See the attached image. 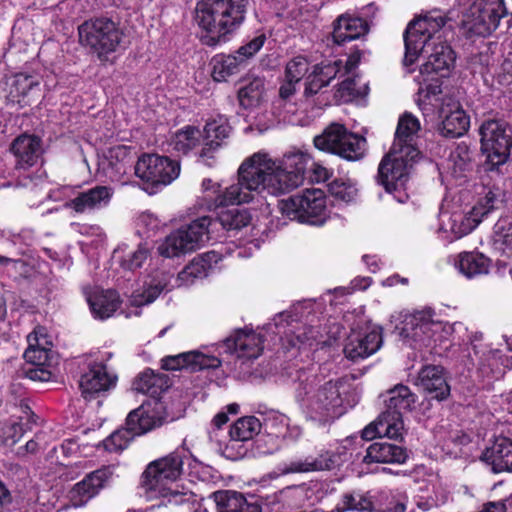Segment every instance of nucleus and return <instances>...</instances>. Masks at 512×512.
<instances>
[{
  "label": "nucleus",
  "mask_w": 512,
  "mask_h": 512,
  "mask_svg": "<svg viewBox=\"0 0 512 512\" xmlns=\"http://www.w3.org/2000/svg\"><path fill=\"white\" fill-rule=\"evenodd\" d=\"M308 157L302 153H290L282 160H273L269 153L259 151L246 158L238 168V180L224 190L211 179L202 181L205 192L215 195V208L240 205L254 200L267 192L280 195L299 185Z\"/></svg>",
  "instance_id": "nucleus-1"
},
{
  "label": "nucleus",
  "mask_w": 512,
  "mask_h": 512,
  "mask_svg": "<svg viewBox=\"0 0 512 512\" xmlns=\"http://www.w3.org/2000/svg\"><path fill=\"white\" fill-rule=\"evenodd\" d=\"M447 18L442 12L434 10L411 21L404 32L405 55L403 64L406 68L413 65L420 54L427 56L415 78L418 84L434 81L433 75L447 76L455 63V53L442 41L449 33Z\"/></svg>",
  "instance_id": "nucleus-2"
},
{
  "label": "nucleus",
  "mask_w": 512,
  "mask_h": 512,
  "mask_svg": "<svg viewBox=\"0 0 512 512\" xmlns=\"http://www.w3.org/2000/svg\"><path fill=\"white\" fill-rule=\"evenodd\" d=\"M294 399L309 421L319 425L333 422L343 412L352 384L347 378L324 380L313 369H298L290 374Z\"/></svg>",
  "instance_id": "nucleus-3"
},
{
  "label": "nucleus",
  "mask_w": 512,
  "mask_h": 512,
  "mask_svg": "<svg viewBox=\"0 0 512 512\" xmlns=\"http://www.w3.org/2000/svg\"><path fill=\"white\" fill-rule=\"evenodd\" d=\"M250 220L248 211L240 208L222 210L216 219L200 217L167 235L159 244L158 252L166 258L179 257L199 249L212 239V234L218 226L227 231L239 230L247 226Z\"/></svg>",
  "instance_id": "nucleus-4"
},
{
  "label": "nucleus",
  "mask_w": 512,
  "mask_h": 512,
  "mask_svg": "<svg viewBox=\"0 0 512 512\" xmlns=\"http://www.w3.org/2000/svg\"><path fill=\"white\" fill-rule=\"evenodd\" d=\"M188 454L184 449H176L166 456L150 462L141 475L140 486L148 499L163 498L166 504L191 505L196 495L176 482L183 474V465Z\"/></svg>",
  "instance_id": "nucleus-5"
},
{
  "label": "nucleus",
  "mask_w": 512,
  "mask_h": 512,
  "mask_svg": "<svg viewBox=\"0 0 512 512\" xmlns=\"http://www.w3.org/2000/svg\"><path fill=\"white\" fill-rule=\"evenodd\" d=\"M247 0H200L195 9V21L206 32L202 40L214 46L224 41L244 21Z\"/></svg>",
  "instance_id": "nucleus-6"
},
{
  "label": "nucleus",
  "mask_w": 512,
  "mask_h": 512,
  "mask_svg": "<svg viewBox=\"0 0 512 512\" xmlns=\"http://www.w3.org/2000/svg\"><path fill=\"white\" fill-rule=\"evenodd\" d=\"M383 396L386 409L375 422L362 430V438L365 440H372L376 436L391 439L401 437L404 429L402 414L411 411L417 401L416 394L403 384L395 385Z\"/></svg>",
  "instance_id": "nucleus-7"
},
{
  "label": "nucleus",
  "mask_w": 512,
  "mask_h": 512,
  "mask_svg": "<svg viewBox=\"0 0 512 512\" xmlns=\"http://www.w3.org/2000/svg\"><path fill=\"white\" fill-rule=\"evenodd\" d=\"M434 317L430 308L405 314L399 328L403 340L413 349L432 348L447 340L451 327Z\"/></svg>",
  "instance_id": "nucleus-8"
},
{
  "label": "nucleus",
  "mask_w": 512,
  "mask_h": 512,
  "mask_svg": "<svg viewBox=\"0 0 512 512\" xmlns=\"http://www.w3.org/2000/svg\"><path fill=\"white\" fill-rule=\"evenodd\" d=\"M312 304L310 302L297 303L289 310L278 313L273 323L268 324V330L280 336L283 345L291 348L312 346L319 338L320 332L312 326L300 325L299 322L309 313Z\"/></svg>",
  "instance_id": "nucleus-9"
},
{
  "label": "nucleus",
  "mask_w": 512,
  "mask_h": 512,
  "mask_svg": "<svg viewBox=\"0 0 512 512\" xmlns=\"http://www.w3.org/2000/svg\"><path fill=\"white\" fill-rule=\"evenodd\" d=\"M80 44L95 53L100 60L115 52L123 38L119 24L107 17L84 21L78 27Z\"/></svg>",
  "instance_id": "nucleus-10"
},
{
  "label": "nucleus",
  "mask_w": 512,
  "mask_h": 512,
  "mask_svg": "<svg viewBox=\"0 0 512 512\" xmlns=\"http://www.w3.org/2000/svg\"><path fill=\"white\" fill-rule=\"evenodd\" d=\"M280 213L290 220L322 226L328 219L327 200L320 189H306L278 202Z\"/></svg>",
  "instance_id": "nucleus-11"
},
{
  "label": "nucleus",
  "mask_w": 512,
  "mask_h": 512,
  "mask_svg": "<svg viewBox=\"0 0 512 512\" xmlns=\"http://www.w3.org/2000/svg\"><path fill=\"white\" fill-rule=\"evenodd\" d=\"M417 158L406 156L405 152L391 148L379 164L378 183L400 203L408 199L406 184Z\"/></svg>",
  "instance_id": "nucleus-12"
},
{
  "label": "nucleus",
  "mask_w": 512,
  "mask_h": 512,
  "mask_svg": "<svg viewBox=\"0 0 512 512\" xmlns=\"http://www.w3.org/2000/svg\"><path fill=\"white\" fill-rule=\"evenodd\" d=\"M366 140L339 123L330 124L322 134L314 138L317 149L355 161L364 155Z\"/></svg>",
  "instance_id": "nucleus-13"
},
{
  "label": "nucleus",
  "mask_w": 512,
  "mask_h": 512,
  "mask_svg": "<svg viewBox=\"0 0 512 512\" xmlns=\"http://www.w3.org/2000/svg\"><path fill=\"white\" fill-rule=\"evenodd\" d=\"M482 150L489 161L500 165L507 161L512 148V127L502 119H487L479 128Z\"/></svg>",
  "instance_id": "nucleus-14"
},
{
  "label": "nucleus",
  "mask_w": 512,
  "mask_h": 512,
  "mask_svg": "<svg viewBox=\"0 0 512 512\" xmlns=\"http://www.w3.org/2000/svg\"><path fill=\"white\" fill-rule=\"evenodd\" d=\"M135 174L153 186H166L180 174V164L166 156L144 154L135 164Z\"/></svg>",
  "instance_id": "nucleus-15"
},
{
  "label": "nucleus",
  "mask_w": 512,
  "mask_h": 512,
  "mask_svg": "<svg viewBox=\"0 0 512 512\" xmlns=\"http://www.w3.org/2000/svg\"><path fill=\"white\" fill-rule=\"evenodd\" d=\"M506 14L503 0H476L469 9L465 23L473 33L486 36L497 29Z\"/></svg>",
  "instance_id": "nucleus-16"
},
{
  "label": "nucleus",
  "mask_w": 512,
  "mask_h": 512,
  "mask_svg": "<svg viewBox=\"0 0 512 512\" xmlns=\"http://www.w3.org/2000/svg\"><path fill=\"white\" fill-rule=\"evenodd\" d=\"M166 416L160 399L148 400L128 414L126 427L132 436H140L161 426Z\"/></svg>",
  "instance_id": "nucleus-17"
},
{
  "label": "nucleus",
  "mask_w": 512,
  "mask_h": 512,
  "mask_svg": "<svg viewBox=\"0 0 512 512\" xmlns=\"http://www.w3.org/2000/svg\"><path fill=\"white\" fill-rule=\"evenodd\" d=\"M117 375L109 373L106 365L101 362H89L79 380V388L83 398L90 401L100 394L114 388Z\"/></svg>",
  "instance_id": "nucleus-18"
},
{
  "label": "nucleus",
  "mask_w": 512,
  "mask_h": 512,
  "mask_svg": "<svg viewBox=\"0 0 512 512\" xmlns=\"http://www.w3.org/2000/svg\"><path fill=\"white\" fill-rule=\"evenodd\" d=\"M382 343V329L368 326L362 331H352L345 343L344 354L353 361L365 359L377 352Z\"/></svg>",
  "instance_id": "nucleus-19"
},
{
  "label": "nucleus",
  "mask_w": 512,
  "mask_h": 512,
  "mask_svg": "<svg viewBox=\"0 0 512 512\" xmlns=\"http://www.w3.org/2000/svg\"><path fill=\"white\" fill-rule=\"evenodd\" d=\"M113 475L114 468L112 466H104L87 474L70 491V500L73 506L81 507L85 505L110 483Z\"/></svg>",
  "instance_id": "nucleus-20"
},
{
  "label": "nucleus",
  "mask_w": 512,
  "mask_h": 512,
  "mask_svg": "<svg viewBox=\"0 0 512 512\" xmlns=\"http://www.w3.org/2000/svg\"><path fill=\"white\" fill-rule=\"evenodd\" d=\"M263 336L251 329H237L227 337L222 346L237 358L256 359L263 351Z\"/></svg>",
  "instance_id": "nucleus-21"
},
{
  "label": "nucleus",
  "mask_w": 512,
  "mask_h": 512,
  "mask_svg": "<svg viewBox=\"0 0 512 512\" xmlns=\"http://www.w3.org/2000/svg\"><path fill=\"white\" fill-rule=\"evenodd\" d=\"M261 430V422L255 416H246L238 419L229 430V441L223 450L224 455L230 459H237L246 454V449L239 443L253 439Z\"/></svg>",
  "instance_id": "nucleus-22"
},
{
  "label": "nucleus",
  "mask_w": 512,
  "mask_h": 512,
  "mask_svg": "<svg viewBox=\"0 0 512 512\" xmlns=\"http://www.w3.org/2000/svg\"><path fill=\"white\" fill-rule=\"evenodd\" d=\"M161 362L163 369L171 371L186 369L190 372H197L204 369H216L221 366V360L218 356L209 355L198 350L166 356Z\"/></svg>",
  "instance_id": "nucleus-23"
},
{
  "label": "nucleus",
  "mask_w": 512,
  "mask_h": 512,
  "mask_svg": "<svg viewBox=\"0 0 512 512\" xmlns=\"http://www.w3.org/2000/svg\"><path fill=\"white\" fill-rule=\"evenodd\" d=\"M419 130V120L411 113H404L398 120L391 148L405 152L406 156L419 157L420 152L417 148Z\"/></svg>",
  "instance_id": "nucleus-24"
},
{
  "label": "nucleus",
  "mask_w": 512,
  "mask_h": 512,
  "mask_svg": "<svg viewBox=\"0 0 512 512\" xmlns=\"http://www.w3.org/2000/svg\"><path fill=\"white\" fill-rule=\"evenodd\" d=\"M440 221L438 231L442 233V237L449 242L467 235L480 223L479 218L472 214V209L468 213H442Z\"/></svg>",
  "instance_id": "nucleus-25"
},
{
  "label": "nucleus",
  "mask_w": 512,
  "mask_h": 512,
  "mask_svg": "<svg viewBox=\"0 0 512 512\" xmlns=\"http://www.w3.org/2000/svg\"><path fill=\"white\" fill-rule=\"evenodd\" d=\"M84 294L93 316L97 319L104 320L113 316L121 304L119 294L115 290L85 288Z\"/></svg>",
  "instance_id": "nucleus-26"
},
{
  "label": "nucleus",
  "mask_w": 512,
  "mask_h": 512,
  "mask_svg": "<svg viewBox=\"0 0 512 512\" xmlns=\"http://www.w3.org/2000/svg\"><path fill=\"white\" fill-rule=\"evenodd\" d=\"M7 101L12 105L24 107L30 105L39 92V82L30 75L19 73L8 82Z\"/></svg>",
  "instance_id": "nucleus-27"
},
{
  "label": "nucleus",
  "mask_w": 512,
  "mask_h": 512,
  "mask_svg": "<svg viewBox=\"0 0 512 512\" xmlns=\"http://www.w3.org/2000/svg\"><path fill=\"white\" fill-rule=\"evenodd\" d=\"M367 32L368 23L366 20L350 13H344L334 21L331 38L333 43L342 45L347 41L360 38Z\"/></svg>",
  "instance_id": "nucleus-28"
},
{
  "label": "nucleus",
  "mask_w": 512,
  "mask_h": 512,
  "mask_svg": "<svg viewBox=\"0 0 512 512\" xmlns=\"http://www.w3.org/2000/svg\"><path fill=\"white\" fill-rule=\"evenodd\" d=\"M416 385L433 399L443 400L450 394V387L444 376L443 368L440 366L427 365L423 367L419 372Z\"/></svg>",
  "instance_id": "nucleus-29"
},
{
  "label": "nucleus",
  "mask_w": 512,
  "mask_h": 512,
  "mask_svg": "<svg viewBox=\"0 0 512 512\" xmlns=\"http://www.w3.org/2000/svg\"><path fill=\"white\" fill-rule=\"evenodd\" d=\"M481 459L491 466L494 473L512 471V440L506 437L497 438L486 448Z\"/></svg>",
  "instance_id": "nucleus-30"
},
{
  "label": "nucleus",
  "mask_w": 512,
  "mask_h": 512,
  "mask_svg": "<svg viewBox=\"0 0 512 512\" xmlns=\"http://www.w3.org/2000/svg\"><path fill=\"white\" fill-rule=\"evenodd\" d=\"M341 68V60L321 62L315 65L306 79L304 95L306 97L314 96L322 88L328 86L341 72Z\"/></svg>",
  "instance_id": "nucleus-31"
},
{
  "label": "nucleus",
  "mask_w": 512,
  "mask_h": 512,
  "mask_svg": "<svg viewBox=\"0 0 512 512\" xmlns=\"http://www.w3.org/2000/svg\"><path fill=\"white\" fill-rule=\"evenodd\" d=\"M112 190L106 186H96L79 193L67 203V206L77 213H87L108 205Z\"/></svg>",
  "instance_id": "nucleus-32"
},
{
  "label": "nucleus",
  "mask_w": 512,
  "mask_h": 512,
  "mask_svg": "<svg viewBox=\"0 0 512 512\" xmlns=\"http://www.w3.org/2000/svg\"><path fill=\"white\" fill-rule=\"evenodd\" d=\"M28 347L24 352V358L34 366H46L49 362V353L52 347L50 337L45 328L36 327L27 336Z\"/></svg>",
  "instance_id": "nucleus-33"
},
{
  "label": "nucleus",
  "mask_w": 512,
  "mask_h": 512,
  "mask_svg": "<svg viewBox=\"0 0 512 512\" xmlns=\"http://www.w3.org/2000/svg\"><path fill=\"white\" fill-rule=\"evenodd\" d=\"M18 168L33 166L41 154V140L37 136L23 134L18 136L11 145Z\"/></svg>",
  "instance_id": "nucleus-34"
},
{
  "label": "nucleus",
  "mask_w": 512,
  "mask_h": 512,
  "mask_svg": "<svg viewBox=\"0 0 512 512\" xmlns=\"http://www.w3.org/2000/svg\"><path fill=\"white\" fill-rule=\"evenodd\" d=\"M407 457V452L403 447L381 441L372 443L367 448L363 462L402 464L406 461Z\"/></svg>",
  "instance_id": "nucleus-35"
},
{
  "label": "nucleus",
  "mask_w": 512,
  "mask_h": 512,
  "mask_svg": "<svg viewBox=\"0 0 512 512\" xmlns=\"http://www.w3.org/2000/svg\"><path fill=\"white\" fill-rule=\"evenodd\" d=\"M214 500L219 512H261V506L256 501L248 500L237 491H217Z\"/></svg>",
  "instance_id": "nucleus-36"
},
{
  "label": "nucleus",
  "mask_w": 512,
  "mask_h": 512,
  "mask_svg": "<svg viewBox=\"0 0 512 512\" xmlns=\"http://www.w3.org/2000/svg\"><path fill=\"white\" fill-rule=\"evenodd\" d=\"M512 367V359L499 350H490L480 357L478 372L488 381L501 378Z\"/></svg>",
  "instance_id": "nucleus-37"
},
{
  "label": "nucleus",
  "mask_w": 512,
  "mask_h": 512,
  "mask_svg": "<svg viewBox=\"0 0 512 512\" xmlns=\"http://www.w3.org/2000/svg\"><path fill=\"white\" fill-rule=\"evenodd\" d=\"M169 383L166 375L155 374L147 369L140 373L133 382V389L139 393L147 394L150 400L159 399L162 392L168 389Z\"/></svg>",
  "instance_id": "nucleus-38"
},
{
  "label": "nucleus",
  "mask_w": 512,
  "mask_h": 512,
  "mask_svg": "<svg viewBox=\"0 0 512 512\" xmlns=\"http://www.w3.org/2000/svg\"><path fill=\"white\" fill-rule=\"evenodd\" d=\"M455 267L467 278L485 275L490 269V259L481 253L463 252L458 255Z\"/></svg>",
  "instance_id": "nucleus-39"
},
{
  "label": "nucleus",
  "mask_w": 512,
  "mask_h": 512,
  "mask_svg": "<svg viewBox=\"0 0 512 512\" xmlns=\"http://www.w3.org/2000/svg\"><path fill=\"white\" fill-rule=\"evenodd\" d=\"M335 465V459L329 453L320 455L318 458H306L304 460H293L284 463L279 467L281 474L302 473L315 470L331 469Z\"/></svg>",
  "instance_id": "nucleus-40"
},
{
  "label": "nucleus",
  "mask_w": 512,
  "mask_h": 512,
  "mask_svg": "<svg viewBox=\"0 0 512 512\" xmlns=\"http://www.w3.org/2000/svg\"><path fill=\"white\" fill-rule=\"evenodd\" d=\"M169 276L161 273L160 277H153L144 283L143 291H134L131 296V304L135 307H141L152 303L167 287Z\"/></svg>",
  "instance_id": "nucleus-41"
},
{
  "label": "nucleus",
  "mask_w": 512,
  "mask_h": 512,
  "mask_svg": "<svg viewBox=\"0 0 512 512\" xmlns=\"http://www.w3.org/2000/svg\"><path fill=\"white\" fill-rule=\"evenodd\" d=\"M231 127L223 115L209 120L204 127V141L208 149H215L221 146L229 138Z\"/></svg>",
  "instance_id": "nucleus-42"
},
{
  "label": "nucleus",
  "mask_w": 512,
  "mask_h": 512,
  "mask_svg": "<svg viewBox=\"0 0 512 512\" xmlns=\"http://www.w3.org/2000/svg\"><path fill=\"white\" fill-rule=\"evenodd\" d=\"M132 162L131 150L127 146L117 145L112 147L107 156L109 177L111 181H120L126 174L128 167Z\"/></svg>",
  "instance_id": "nucleus-43"
},
{
  "label": "nucleus",
  "mask_w": 512,
  "mask_h": 512,
  "mask_svg": "<svg viewBox=\"0 0 512 512\" xmlns=\"http://www.w3.org/2000/svg\"><path fill=\"white\" fill-rule=\"evenodd\" d=\"M506 202L505 192L498 188H487L484 190L483 196H481L477 203L472 207V214L477 216L482 221L483 217L487 216L493 210L500 209Z\"/></svg>",
  "instance_id": "nucleus-44"
},
{
  "label": "nucleus",
  "mask_w": 512,
  "mask_h": 512,
  "mask_svg": "<svg viewBox=\"0 0 512 512\" xmlns=\"http://www.w3.org/2000/svg\"><path fill=\"white\" fill-rule=\"evenodd\" d=\"M212 77L217 82L226 81L243 67L242 60L234 54H218L212 58Z\"/></svg>",
  "instance_id": "nucleus-45"
},
{
  "label": "nucleus",
  "mask_w": 512,
  "mask_h": 512,
  "mask_svg": "<svg viewBox=\"0 0 512 512\" xmlns=\"http://www.w3.org/2000/svg\"><path fill=\"white\" fill-rule=\"evenodd\" d=\"M469 125L470 120L465 111L456 107L444 117L440 131L445 137L456 138L462 136L468 130Z\"/></svg>",
  "instance_id": "nucleus-46"
},
{
  "label": "nucleus",
  "mask_w": 512,
  "mask_h": 512,
  "mask_svg": "<svg viewBox=\"0 0 512 512\" xmlns=\"http://www.w3.org/2000/svg\"><path fill=\"white\" fill-rule=\"evenodd\" d=\"M201 139L202 134L198 128L186 126L172 136L170 146L176 152L187 154L200 145Z\"/></svg>",
  "instance_id": "nucleus-47"
},
{
  "label": "nucleus",
  "mask_w": 512,
  "mask_h": 512,
  "mask_svg": "<svg viewBox=\"0 0 512 512\" xmlns=\"http://www.w3.org/2000/svg\"><path fill=\"white\" fill-rule=\"evenodd\" d=\"M493 245L501 253L512 256V218L500 219L495 224Z\"/></svg>",
  "instance_id": "nucleus-48"
},
{
  "label": "nucleus",
  "mask_w": 512,
  "mask_h": 512,
  "mask_svg": "<svg viewBox=\"0 0 512 512\" xmlns=\"http://www.w3.org/2000/svg\"><path fill=\"white\" fill-rule=\"evenodd\" d=\"M220 255L216 251L206 252L195 257L187 266L186 274L194 276L196 279H203L219 262Z\"/></svg>",
  "instance_id": "nucleus-49"
},
{
  "label": "nucleus",
  "mask_w": 512,
  "mask_h": 512,
  "mask_svg": "<svg viewBox=\"0 0 512 512\" xmlns=\"http://www.w3.org/2000/svg\"><path fill=\"white\" fill-rule=\"evenodd\" d=\"M313 491L306 485H298L286 487L279 491V497L288 502L289 505L295 507H304L312 505L311 501Z\"/></svg>",
  "instance_id": "nucleus-50"
},
{
  "label": "nucleus",
  "mask_w": 512,
  "mask_h": 512,
  "mask_svg": "<svg viewBox=\"0 0 512 512\" xmlns=\"http://www.w3.org/2000/svg\"><path fill=\"white\" fill-rule=\"evenodd\" d=\"M372 507L370 497L359 492H350L342 496L341 501L332 512H345L350 510L368 511Z\"/></svg>",
  "instance_id": "nucleus-51"
},
{
  "label": "nucleus",
  "mask_w": 512,
  "mask_h": 512,
  "mask_svg": "<svg viewBox=\"0 0 512 512\" xmlns=\"http://www.w3.org/2000/svg\"><path fill=\"white\" fill-rule=\"evenodd\" d=\"M263 91V81L261 79L252 80L238 92L240 105L244 108L256 106L263 97Z\"/></svg>",
  "instance_id": "nucleus-52"
},
{
  "label": "nucleus",
  "mask_w": 512,
  "mask_h": 512,
  "mask_svg": "<svg viewBox=\"0 0 512 512\" xmlns=\"http://www.w3.org/2000/svg\"><path fill=\"white\" fill-rule=\"evenodd\" d=\"M150 257V249L146 244H139L135 250L129 251L123 257H119V265L127 271H135Z\"/></svg>",
  "instance_id": "nucleus-53"
},
{
  "label": "nucleus",
  "mask_w": 512,
  "mask_h": 512,
  "mask_svg": "<svg viewBox=\"0 0 512 512\" xmlns=\"http://www.w3.org/2000/svg\"><path fill=\"white\" fill-rule=\"evenodd\" d=\"M425 82H422L420 88L418 90V105L424 112H429L431 110L430 107H435L438 105L440 100L441 84L438 80H435L434 83H430L426 85V87H422Z\"/></svg>",
  "instance_id": "nucleus-54"
},
{
  "label": "nucleus",
  "mask_w": 512,
  "mask_h": 512,
  "mask_svg": "<svg viewBox=\"0 0 512 512\" xmlns=\"http://www.w3.org/2000/svg\"><path fill=\"white\" fill-rule=\"evenodd\" d=\"M328 191L335 200L350 203L355 200L358 190L349 180L336 179L329 184Z\"/></svg>",
  "instance_id": "nucleus-55"
},
{
  "label": "nucleus",
  "mask_w": 512,
  "mask_h": 512,
  "mask_svg": "<svg viewBox=\"0 0 512 512\" xmlns=\"http://www.w3.org/2000/svg\"><path fill=\"white\" fill-rule=\"evenodd\" d=\"M310 61L306 56L297 55L287 61L285 66V79L300 82L308 73Z\"/></svg>",
  "instance_id": "nucleus-56"
},
{
  "label": "nucleus",
  "mask_w": 512,
  "mask_h": 512,
  "mask_svg": "<svg viewBox=\"0 0 512 512\" xmlns=\"http://www.w3.org/2000/svg\"><path fill=\"white\" fill-rule=\"evenodd\" d=\"M133 438L134 436H132L127 427H125L122 430L115 431L107 437L103 441V446L105 450L117 453L124 450Z\"/></svg>",
  "instance_id": "nucleus-57"
},
{
  "label": "nucleus",
  "mask_w": 512,
  "mask_h": 512,
  "mask_svg": "<svg viewBox=\"0 0 512 512\" xmlns=\"http://www.w3.org/2000/svg\"><path fill=\"white\" fill-rule=\"evenodd\" d=\"M296 152L297 153H302V154L306 155L308 157V159H309L307 161V163L305 165V169L303 171L302 181H301V183L299 185L296 186V188L299 187L300 185H302V183L304 181V178H305L306 171H307L309 165H311V169H312L313 176H314L313 179L315 181H317V182H324V181H326V180H328L330 178V176H331L330 171L327 168H325L324 166H322V165H320L318 163L312 162L311 156L308 153L304 152V151L293 149V150H290L287 153H285L281 159H276V160L277 161L282 160L286 155H288L290 153H296ZM294 189H295V187H294ZM292 190H293V188H292ZM290 191H291V189L289 190V192ZM286 193H288V191Z\"/></svg>",
  "instance_id": "nucleus-58"
},
{
  "label": "nucleus",
  "mask_w": 512,
  "mask_h": 512,
  "mask_svg": "<svg viewBox=\"0 0 512 512\" xmlns=\"http://www.w3.org/2000/svg\"><path fill=\"white\" fill-rule=\"evenodd\" d=\"M290 419L287 415L278 411H272L266 419V426L272 430L276 436H285L289 427Z\"/></svg>",
  "instance_id": "nucleus-59"
},
{
  "label": "nucleus",
  "mask_w": 512,
  "mask_h": 512,
  "mask_svg": "<svg viewBox=\"0 0 512 512\" xmlns=\"http://www.w3.org/2000/svg\"><path fill=\"white\" fill-rule=\"evenodd\" d=\"M265 41V35H258L245 45L241 46L235 54L242 60L243 65H245L246 61L253 57L263 47Z\"/></svg>",
  "instance_id": "nucleus-60"
},
{
  "label": "nucleus",
  "mask_w": 512,
  "mask_h": 512,
  "mask_svg": "<svg viewBox=\"0 0 512 512\" xmlns=\"http://www.w3.org/2000/svg\"><path fill=\"white\" fill-rule=\"evenodd\" d=\"M357 95L356 82L352 78L344 79L336 90L335 96L343 102L351 101Z\"/></svg>",
  "instance_id": "nucleus-61"
},
{
  "label": "nucleus",
  "mask_w": 512,
  "mask_h": 512,
  "mask_svg": "<svg viewBox=\"0 0 512 512\" xmlns=\"http://www.w3.org/2000/svg\"><path fill=\"white\" fill-rule=\"evenodd\" d=\"M450 162L453 163V172L458 175L466 171L470 166V157L467 151H464L463 155L460 152V148L452 152L450 155Z\"/></svg>",
  "instance_id": "nucleus-62"
},
{
  "label": "nucleus",
  "mask_w": 512,
  "mask_h": 512,
  "mask_svg": "<svg viewBox=\"0 0 512 512\" xmlns=\"http://www.w3.org/2000/svg\"><path fill=\"white\" fill-rule=\"evenodd\" d=\"M27 376L29 379L34 381L46 382L49 381L52 377V372L46 366H34L29 369L27 372Z\"/></svg>",
  "instance_id": "nucleus-63"
},
{
  "label": "nucleus",
  "mask_w": 512,
  "mask_h": 512,
  "mask_svg": "<svg viewBox=\"0 0 512 512\" xmlns=\"http://www.w3.org/2000/svg\"><path fill=\"white\" fill-rule=\"evenodd\" d=\"M300 82H294L290 79H285L284 83L279 88V96L283 100H289L296 92L297 85Z\"/></svg>",
  "instance_id": "nucleus-64"
}]
</instances>
